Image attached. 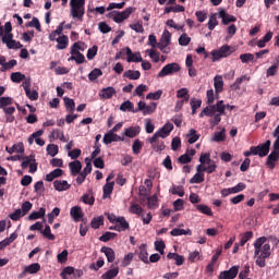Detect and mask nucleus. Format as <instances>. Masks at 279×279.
I'll return each instance as SVG.
<instances>
[{
    "instance_id": "nucleus-39",
    "label": "nucleus",
    "mask_w": 279,
    "mask_h": 279,
    "mask_svg": "<svg viewBox=\"0 0 279 279\" xmlns=\"http://www.w3.org/2000/svg\"><path fill=\"white\" fill-rule=\"evenodd\" d=\"M201 165H211L210 153H203L199 157Z\"/></svg>"
},
{
    "instance_id": "nucleus-58",
    "label": "nucleus",
    "mask_w": 279,
    "mask_h": 279,
    "mask_svg": "<svg viewBox=\"0 0 279 279\" xmlns=\"http://www.w3.org/2000/svg\"><path fill=\"white\" fill-rule=\"evenodd\" d=\"M129 210L133 215H141L143 213V207H141V205H138V204H133V205H131Z\"/></svg>"
},
{
    "instance_id": "nucleus-22",
    "label": "nucleus",
    "mask_w": 279,
    "mask_h": 279,
    "mask_svg": "<svg viewBox=\"0 0 279 279\" xmlns=\"http://www.w3.org/2000/svg\"><path fill=\"white\" fill-rule=\"evenodd\" d=\"M214 86L216 93H221L223 90V76L217 75L214 78Z\"/></svg>"
},
{
    "instance_id": "nucleus-32",
    "label": "nucleus",
    "mask_w": 279,
    "mask_h": 279,
    "mask_svg": "<svg viewBox=\"0 0 279 279\" xmlns=\"http://www.w3.org/2000/svg\"><path fill=\"white\" fill-rule=\"evenodd\" d=\"M25 80V74L21 72H13L11 74V82H14L15 84H20V82H23Z\"/></svg>"
},
{
    "instance_id": "nucleus-62",
    "label": "nucleus",
    "mask_w": 279,
    "mask_h": 279,
    "mask_svg": "<svg viewBox=\"0 0 279 279\" xmlns=\"http://www.w3.org/2000/svg\"><path fill=\"white\" fill-rule=\"evenodd\" d=\"M162 97V90H157L155 93H149L146 96V99H153L154 101H157V99H160Z\"/></svg>"
},
{
    "instance_id": "nucleus-28",
    "label": "nucleus",
    "mask_w": 279,
    "mask_h": 279,
    "mask_svg": "<svg viewBox=\"0 0 279 279\" xmlns=\"http://www.w3.org/2000/svg\"><path fill=\"white\" fill-rule=\"evenodd\" d=\"M46 210L44 207H40L38 211H33L29 216L28 219L29 221H34L36 219H40L45 215Z\"/></svg>"
},
{
    "instance_id": "nucleus-40",
    "label": "nucleus",
    "mask_w": 279,
    "mask_h": 279,
    "mask_svg": "<svg viewBox=\"0 0 279 279\" xmlns=\"http://www.w3.org/2000/svg\"><path fill=\"white\" fill-rule=\"evenodd\" d=\"M52 138H59V141H62V143H66V137L64 136V133L60 130H53L51 133Z\"/></svg>"
},
{
    "instance_id": "nucleus-38",
    "label": "nucleus",
    "mask_w": 279,
    "mask_h": 279,
    "mask_svg": "<svg viewBox=\"0 0 279 279\" xmlns=\"http://www.w3.org/2000/svg\"><path fill=\"white\" fill-rule=\"evenodd\" d=\"M208 29L213 31L217 25H219V22L217 21V14L214 13L210 15L209 21H208Z\"/></svg>"
},
{
    "instance_id": "nucleus-9",
    "label": "nucleus",
    "mask_w": 279,
    "mask_h": 279,
    "mask_svg": "<svg viewBox=\"0 0 279 279\" xmlns=\"http://www.w3.org/2000/svg\"><path fill=\"white\" fill-rule=\"evenodd\" d=\"M77 49H80V43H74L71 50V58L70 60H74L76 64L84 63V54H82Z\"/></svg>"
},
{
    "instance_id": "nucleus-33",
    "label": "nucleus",
    "mask_w": 279,
    "mask_h": 279,
    "mask_svg": "<svg viewBox=\"0 0 279 279\" xmlns=\"http://www.w3.org/2000/svg\"><path fill=\"white\" fill-rule=\"evenodd\" d=\"M113 190H114V182H109V183L105 184L104 199H106V197L110 196Z\"/></svg>"
},
{
    "instance_id": "nucleus-48",
    "label": "nucleus",
    "mask_w": 279,
    "mask_h": 279,
    "mask_svg": "<svg viewBox=\"0 0 279 279\" xmlns=\"http://www.w3.org/2000/svg\"><path fill=\"white\" fill-rule=\"evenodd\" d=\"M191 184H202L204 182V173L197 172L194 177L190 180Z\"/></svg>"
},
{
    "instance_id": "nucleus-51",
    "label": "nucleus",
    "mask_w": 279,
    "mask_h": 279,
    "mask_svg": "<svg viewBox=\"0 0 279 279\" xmlns=\"http://www.w3.org/2000/svg\"><path fill=\"white\" fill-rule=\"evenodd\" d=\"M83 204H88V206H93L95 204V196H89L88 194H84L81 197Z\"/></svg>"
},
{
    "instance_id": "nucleus-13",
    "label": "nucleus",
    "mask_w": 279,
    "mask_h": 279,
    "mask_svg": "<svg viewBox=\"0 0 279 279\" xmlns=\"http://www.w3.org/2000/svg\"><path fill=\"white\" fill-rule=\"evenodd\" d=\"M219 17L222 19V25H230V23L236 22V17L228 14L223 9L219 11Z\"/></svg>"
},
{
    "instance_id": "nucleus-54",
    "label": "nucleus",
    "mask_w": 279,
    "mask_h": 279,
    "mask_svg": "<svg viewBox=\"0 0 279 279\" xmlns=\"http://www.w3.org/2000/svg\"><path fill=\"white\" fill-rule=\"evenodd\" d=\"M240 60L241 62H243V64H247V62H254V54L252 53L241 54Z\"/></svg>"
},
{
    "instance_id": "nucleus-34",
    "label": "nucleus",
    "mask_w": 279,
    "mask_h": 279,
    "mask_svg": "<svg viewBox=\"0 0 279 279\" xmlns=\"http://www.w3.org/2000/svg\"><path fill=\"white\" fill-rule=\"evenodd\" d=\"M138 132H140V128L138 126H132V128L126 129L124 134L129 138H135V136L138 134Z\"/></svg>"
},
{
    "instance_id": "nucleus-44",
    "label": "nucleus",
    "mask_w": 279,
    "mask_h": 279,
    "mask_svg": "<svg viewBox=\"0 0 279 279\" xmlns=\"http://www.w3.org/2000/svg\"><path fill=\"white\" fill-rule=\"evenodd\" d=\"M41 234H44V236H45L46 239H48V241H54V240H56V235H53V234L51 233V227H49V226H46V227H45V230L41 231Z\"/></svg>"
},
{
    "instance_id": "nucleus-12",
    "label": "nucleus",
    "mask_w": 279,
    "mask_h": 279,
    "mask_svg": "<svg viewBox=\"0 0 279 279\" xmlns=\"http://www.w3.org/2000/svg\"><path fill=\"white\" fill-rule=\"evenodd\" d=\"M279 159V148L277 146H274V150L270 153V155L267 158V167L269 169H274L276 167V160Z\"/></svg>"
},
{
    "instance_id": "nucleus-27",
    "label": "nucleus",
    "mask_w": 279,
    "mask_h": 279,
    "mask_svg": "<svg viewBox=\"0 0 279 279\" xmlns=\"http://www.w3.org/2000/svg\"><path fill=\"white\" fill-rule=\"evenodd\" d=\"M123 77H129V80H140L141 78V72L129 70V71L123 73Z\"/></svg>"
},
{
    "instance_id": "nucleus-56",
    "label": "nucleus",
    "mask_w": 279,
    "mask_h": 279,
    "mask_svg": "<svg viewBox=\"0 0 279 279\" xmlns=\"http://www.w3.org/2000/svg\"><path fill=\"white\" fill-rule=\"evenodd\" d=\"M157 104L156 102H151L150 105H146L143 114H151L156 111L157 108Z\"/></svg>"
},
{
    "instance_id": "nucleus-25",
    "label": "nucleus",
    "mask_w": 279,
    "mask_h": 279,
    "mask_svg": "<svg viewBox=\"0 0 279 279\" xmlns=\"http://www.w3.org/2000/svg\"><path fill=\"white\" fill-rule=\"evenodd\" d=\"M57 49H66L69 45V37H66V35L60 36L57 38Z\"/></svg>"
},
{
    "instance_id": "nucleus-5",
    "label": "nucleus",
    "mask_w": 279,
    "mask_h": 279,
    "mask_svg": "<svg viewBox=\"0 0 279 279\" xmlns=\"http://www.w3.org/2000/svg\"><path fill=\"white\" fill-rule=\"evenodd\" d=\"M1 40L3 45H7L8 49H22L23 45H21L19 41L14 40V35H2Z\"/></svg>"
},
{
    "instance_id": "nucleus-26",
    "label": "nucleus",
    "mask_w": 279,
    "mask_h": 279,
    "mask_svg": "<svg viewBox=\"0 0 279 279\" xmlns=\"http://www.w3.org/2000/svg\"><path fill=\"white\" fill-rule=\"evenodd\" d=\"M196 209H198L199 213H203V215H207V217H213V209H210L208 205H196Z\"/></svg>"
},
{
    "instance_id": "nucleus-31",
    "label": "nucleus",
    "mask_w": 279,
    "mask_h": 279,
    "mask_svg": "<svg viewBox=\"0 0 279 279\" xmlns=\"http://www.w3.org/2000/svg\"><path fill=\"white\" fill-rule=\"evenodd\" d=\"M92 228H94V230H97L100 228V226H104V216H98L96 218H94L90 222Z\"/></svg>"
},
{
    "instance_id": "nucleus-20",
    "label": "nucleus",
    "mask_w": 279,
    "mask_h": 279,
    "mask_svg": "<svg viewBox=\"0 0 279 279\" xmlns=\"http://www.w3.org/2000/svg\"><path fill=\"white\" fill-rule=\"evenodd\" d=\"M63 173L64 171L62 169L57 168L46 175V180L47 182H53L56 178H60Z\"/></svg>"
},
{
    "instance_id": "nucleus-8",
    "label": "nucleus",
    "mask_w": 279,
    "mask_h": 279,
    "mask_svg": "<svg viewBox=\"0 0 279 279\" xmlns=\"http://www.w3.org/2000/svg\"><path fill=\"white\" fill-rule=\"evenodd\" d=\"M269 147H271V141H266L264 144H259L258 146H254L255 156H259V158H265L267 154H269Z\"/></svg>"
},
{
    "instance_id": "nucleus-7",
    "label": "nucleus",
    "mask_w": 279,
    "mask_h": 279,
    "mask_svg": "<svg viewBox=\"0 0 279 279\" xmlns=\"http://www.w3.org/2000/svg\"><path fill=\"white\" fill-rule=\"evenodd\" d=\"M180 71V64L178 63H169L162 68V70L158 73V77H166V75H173V73H178Z\"/></svg>"
},
{
    "instance_id": "nucleus-42",
    "label": "nucleus",
    "mask_w": 279,
    "mask_h": 279,
    "mask_svg": "<svg viewBox=\"0 0 279 279\" xmlns=\"http://www.w3.org/2000/svg\"><path fill=\"white\" fill-rule=\"evenodd\" d=\"M190 43H191V37H189L186 33H183L179 38V45H181V47H186L189 46Z\"/></svg>"
},
{
    "instance_id": "nucleus-29",
    "label": "nucleus",
    "mask_w": 279,
    "mask_h": 279,
    "mask_svg": "<svg viewBox=\"0 0 279 279\" xmlns=\"http://www.w3.org/2000/svg\"><path fill=\"white\" fill-rule=\"evenodd\" d=\"M63 101H64V106L69 112H73L75 110V100H73L69 97H64Z\"/></svg>"
},
{
    "instance_id": "nucleus-43",
    "label": "nucleus",
    "mask_w": 279,
    "mask_h": 279,
    "mask_svg": "<svg viewBox=\"0 0 279 279\" xmlns=\"http://www.w3.org/2000/svg\"><path fill=\"white\" fill-rule=\"evenodd\" d=\"M117 236V233H112L110 231L105 232L100 238L99 241H102L104 243H108V241H111V239H114Z\"/></svg>"
},
{
    "instance_id": "nucleus-19",
    "label": "nucleus",
    "mask_w": 279,
    "mask_h": 279,
    "mask_svg": "<svg viewBox=\"0 0 279 279\" xmlns=\"http://www.w3.org/2000/svg\"><path fill=\"white\" fill-rule=\"evenodd\" d=\"M69 168L71 170L72 175H77L80 173V171H82V161L74 160L69 163Z\"/></svg>"
},
{
    "instance_id": "nucleus-47",
    "label": "nucleus",
    "mask_w": 279,
    "mask_h": 279,
    "mask_svg": "<svg viewBox=\"0 0 279 279\" xmlns=\"http://www.w3.org/2000/svg\"><path fill=\"white\" fill-rule=\"evenodd\" d=\"M99 75H104V72H101V70L99 69H94L89 74H88V80L90 82H95V80H97V77H99Z\"/></svg>"
},
{
    "instance_id": "nucleus-52",
    "label": "nucleus",
    "mask_w": 279,
    "mask_h": 279,
    "mask_svg": "<svg viewBox=\"0 0 279 279\" xmlns=\"http://www.w3.org/2000/svg\"><path fill=\"white\" fill-rule=\"evenodd\" d=\"M130 28L136 32V34H143V32H145V28H143V23L141 22L130 24Z\"/></svg>"
},
{
    "instance_id": "nucleus-24",
    "label": "nucleus",
    "mask_w": 279,
    "mask_h": 279,
    "mask_svg": "<svg viewBox=\"0 0 279 279\" xmlns=\"http://www.w3.org/2000/svg\"><path fill=\"white\" fill-rule=\"evenodd\" d=\"M211 141H214V143H222V141H226V129H222L220 132H215Z\"/></svg>"
},
{
    "instance_id": "nucleus-21",
    "label": "nucleus",
    "mask_w": 279,
    "mask_h": 279,
    "mask_svg": "<svg viewBox=\"0 0 279 279\" xmlns=\"http://www.w3.org/2000/svg\"><path fill=\"white\" fill-rule=\"evenodd\" d=\"M5 151H8V154H14V151L16 154H23L25 151V147L23 146V143H19L14 144L11 148L5 147Z\"/></svg>"
},
{
    "instance_id": "nucleus-10",
    "label": "nucleus",
    "mask_w": 279,
    "mask_h": 279,
    "mask_svg": "<svg viewBox=\"0 0 279 279\" xmlns=\"http://www.w3.org/2000/svg\"><path fill=\"white\" fill-rule=\"evenodd\" d=\"M239 276V266H233L229 270L221 271L219 279H234Z\"/></svg>"
},
{
    "instance_id": "nucleus-50",
    "label": "nucleus",
    "mask_w": 279,
    "mask_h": 279,
    "mask_svg": "<svg viewBox=\"0 0 279 279\" xmlns=\"http://www.w3.org/2000/svg\"><path fill=\"white\" fill-rule=\"evenodd\" d=\"M147 206L148 208H156V206H158V196L153 195L150 197H147Z\"/></svg>"
},
{
    "instance_id": "nucleus-49",
    "label": "nucleus",
    "mask_w": 279,
    "mask_h": 279,
    "mask_svg": "<svg viewBox=\"0 0 279 279\" xmlns=\"http://www.w3.org/2000/svg\"><path fill=\"white\" fill-rule=\"evenodd\" d=\"M85 165L86 167L84 168V170L81 172L83 173V175H88V173H90V171H93V163L90 161V158H85Z\"/></svg>"
},
{
    "instance_id": "nucleus-15",
    "label": "nucleus",
    "mask_w": 279,
    "mask_h": 279,
    "mask_svg": "<svg viewBox=\"0 0 279 279\" xmlns=\"http://www.w3.org/2000/svg\"><path fill=\"white\" fill-rule=\"evenodd\" d=\"M172 130H173V123L168 122L157 133H159L160 138H167V136L171 134Z\"/></svg>"
},
{
    "instance_id": "nucleus-35",
    "label": "nucleus",
    "mask_w": 279,
    "mask_h": 279,
    "mask_svg": "<svg viewBox=\"0 0 279 279\" xmlns=\"http://www.w3.org/2000/svg\"><path fill=\"white\" fill-rule=\"evenodd\" d=\"M171 236H182L183 234L186 235V234H191V230L187 229V230H184V229H173L171 232H170Z\"/></svg>"
},
{
    "instance_id": "nucleus-36",
    "label": "nucleus",
    "mask_w": 279,
    "mask_h": 279,
    "mask_svg": "<svg viewBox=\"0 0 279 279\" xmlns=\"http://www.w3.org/2000/svg\"><path fill=\"white\" fill-rule=\"evenodd\" d=\"M145 52L153 59V62H160V53L155 49H147Z\"/></svg>"
},
{
    "instance_id": "nucleus-18",
    "label": "nucleus",
    "mask_w": 279,
    "mask_h": 279,
    "mask_svg": "<svg viewBox=\"0 0 279 279\" xmlns=\"http://www.w3.org/2000/svg\"><path fill=\"white\" fill-rule=\"evenodd\" d=\"M100 252L106 255L108 263H114L116 260V255H114V250L108 246L101 247Z\"/></svg>"
},
{
    "instance_id": "nucleus-6",
    "label": "nucleus",
    "mask_w": 279,
    "mask_h": 279,
    "mask_svg": "<svg viewBox=\"0 0 279 279\" xmlns=\"http://www.w3.org/2000/svg\"><path fill=\"white\" fill-rule=\"evenodd\" d=\"M230 53H232L230 51V46H228V45L222 46L219 50H214L211 52L213 62H217V60H221V58H228V56H230Z\"/></svg>"
},
{
    "instance_id": "nucleus-4",
    "label": "nucleus",
    "mask_w": 279,
    "mask_h": 279,
    "mask_svg": "<svg viewBox=\"0 0 279 279\" xmlns=\"http://www.w3.org/2000/svg\"><path fill=\"white\" fill-rule=\"evenodd\" d=\"M134 12V8L129 7L124 11H112L111 14L113 15L114 23H123V21L130 19V15Z\"/></svg>"
},
{
    "instance_id": "nucleus-41",
    "label": "nucleus",
    "mask_w": 279,
    "mask_h": 279,
    "mask_svg": "<svg viewBox=\"0 0 279 279\" xmlns=\"http://www.w3.org/2000/svg\"><path fill=\"white\" fill-rule=\"evenodd\" d=\"M120 110L122 112H125L126 110H129L130 112H134V105L132 104V101L126 100L120 106Z\"/></svg>"
},
{
    "instance_id": "nucleus-14",
    "label": "nucleus",
    "mask_w": 279,
    "mask_h": 279,
    "mask_svg": "<svg viewBox=\"0 0 279 279\" xmlns=\"http://www.w3.org/2000/svg\"><path fill=\"white\" fill-rule=\"evenodd\" d=\"M114 95H117L114 87L102 88L99 94L101 99H112V96Z\"/></svg>"
},
{
    "instance_id": "nucleus-63",
    "label": "nucleus",
    "mask_w": 279,
    "mask_h": 279,
    "mask_svg": "<svg viewBox=\"0 0 279 279\" xmlns=\"http://www.w3.org/2000/svg\"><path fill=\"white\" fill-rule=\"evenodd\" d=\"M32 162H35V159L33 156L24 157L23 162L21 165L22 169H27Z\"/></svg>"
},
{
    "instance_id": "nucleus-45",
    "label": "nucleus",
    "mask_w": 279,
    "mask_h": 279,
    "mask_svg": "<svg viewBox=\"0 0 279 279\" xmlns=\"http://www.w3.org/2000/svg\"><path fill=\"white\" fill-rule=\"evenodd\" d=\"M254 236V233L252 231H247L244 234L241 235L240 245L243 246L245 243L250 241Z\"/></svg>"
},
{
    "instance_id": "nucleus-60",
    "label": "nucleus",
    "mask_w": 279,
    "mask_h": 279,
    "mask_svg": "<svg viewBox=\"0 0 279 279\" xmlns=\"http://www.w3.org/2000/svg\"><path fill=\"white\" fill-rule=\"evenodd\" d=\"M35 192L37 195H43V193H45V183L43 181H38L35 184Z\"/></svg>"
},
{
    "instance_id": "nucleus-2",
    "label": "nucleus",
    "mask_w": 279,
    "mask_h": 279,
    "mask_svg": "<svg viewBox=\"0 0 279 279\" xmlns=\"http://www.w3.org/2000/svg\"><path fill=\"white\" fill-rule=\"evenodd\" d=\"M214 117V120H210V124L213 128L215 125H219L221 123V116L226 114V106L223 105V100L217 101L216 105L207 106L201 113L199 117Z\"/></svg>"
},
{
    "instance_id": "nucleus-57",
    "label": "nucleus",
    "mask_w": 279,
    "mask_h": 279,
    "mask_svg": "<svg viewBox=\"0 0 279 279\" xmlns=\"http://www.w3.org/2000/svg\"><path fill=\"white\" fill-rule=\"evenodd\" d=\"M58 263H66L69 260V251L64 250L62 253L57 255Z\"/></svg>"
},
{
    "instance_id": "nucleus-61",
    "label": "nucleus",
    "mask_w": 279,
    "mask_h": 279,
    "mask_svg": "<svg viewBox=\"0 0 279 279\" xmlns=\"http://www.w3.org/2000/svg\"><path fill=\"white\" fill-rule=\"evenodd\" d=\"M47 151L49 154V156H57L58 155V145L56 144H49L47 146Z\"/></svg>"
},
{
    "instance_id": "nucleus-55",
    "label": "nucleus",
    "mask_w": 279,
    "mask_h": 279,
    "mask_svg": "<svg viewBox=\"0 0 279 279\" xmlns=\"http://www.w3.org/2000/svg\"><path fill=\"white\" fill-rule=\"evenodd\" d=\"M126 62H143V57H141V52H135L132 57H128Z\"/></svg>"
},
{
    "instance_id": "nucleus-17",
    "label": "nucleus",
    "mask_w": 279,
    "mask_h": 279,
    "mask_svg": "<svg viewBox=\"0 0 279 279\" xmlns=\"http://www.w3.org/2000/svg\"><path fill=\"white\" fill-rule=\"evenodd\" d=\"M53 186H54V190L59 192L69 191V189H71V184H69L68 181H61V180H56L53 182Z\"/></svg>"
},
{
    "instance_id": "nucleus-53",
    "label": "nucleus",
    "mask_w": 279,
    "mask_h": 279,
    "mask_svg": "<svg viewBox=\"0 0 279 279\" xmlns=\"http://www.w3.org/2000/svg\"><path fill=\"white\" fill-rule=\"evenodd\" d=\"M140 202L143 204L145 202V197H147V187L145 185H141L138 187Z\"/></svg>"
},
{
    "instance_id": "nucleus-3",
    "label": "nucleus",
    "mask_w": 279,
    "mask_h": 279,
    "mask_svg": "<svg viewBox=\"0 0 279 279\" xmlns=\"http://www.w3.org/2000/svg\"><path fill=\"white\" fill-rule=\"evenodd\" d=\"M86 0H71L70 8H71V16L72 19H77V21H82L84 19V4Z\"/></svg>"
},
{
    "instance_id": "nucleus-16",
    "label": "nucleus",
    "mask_w": 279,
    "mask_h": 279,
    "mask_svg": "<svg viewBox=\"0 0 279 279\" xmlns=\"http://www.w3.org/2000/svg\"><path fill=\"white\" fill-rule=\"evenodd\" d=\"M70 215L74 221H81L82 217H84V214H82V207L80 206L72 207L70 210Z\"/></svg>"
},
{
    "instance_id": "nucleus-11",
    "label": "nucleus",
    "mask_w": 279,
    "mask_h": 279,
    "mask_svg": "<svg viewBox=\"0 0 279 279\" xmlns=\"http://www.w3.org/2000/svg\"><path fill=\"white\" fill-rule=\"evenodd\" d=\"M119 141L124 140L123 137L117 135L116 133H112L111 131L107 132L102 138V143H105V145H110V143H119Z\"/></svg>"
},
{
    "instance_id": "nucleus-23",
    "label": "nucleus",
    "mask_w": 279,
    "mask_h": 279,
    "mask_svg": "<svg viewBox=\"0 0 279 279\" xmlns=\"http://www.w3.org/2000/svg\"><path fill=\"white\" fill-rule=\"evenodd\" d=\"M40 271V264L35 263L24 267V274H38Z\"/></svg>"
},
{
    "instance_id": "nucleus-64",
    "label": "nucleus",
    "mask_w": 279,
    "mask_h": 279,
    "mask_svg": "<svg viewBox=\"0 0 279 279\" xmlns=\"http://www.w3.org/2000/svg\"><path fill=\"white\" fill-rule=\"evenodd\" d=\"M165 241H156L155 242V250L159 252V254H165Z\"/></svg>"
},
{
    "instance_id": "nucleus-30",
    "label": "nucleus",
    "mask_w": 279,
    "mask_h": 279,
    "mask_svg": "<svg viewBox=\"0 0 279 279\" xmlns=\"http://www.w3.org/2000/svg\"><path fill=\"white\" fill-rule=\"evenodd\" d=\"M117 276H119V268H113L108 270L107 272H105L101 278L102 279H112V278H117Z\"/></svg>"
},
{
    "instance_id": "nucleus-37",
    "label": "nucleus",
    "mask_w": 279,
    "mask_h": 279,
    "mask_svg": "<svg viewBox=\"0 0 279 279\" xmlns=\"http://www.w3.org/2000/svg\"><path fill=\"white\" fill-rule=\"evenodd\" d=\"M117 223H119L120 230L125 231L130 229V223L125 220V217H118Z\"/></svg>"
},
{
    "instance_id": "nucleus-59",
    "label": "nucleus",
    "mask_w": 279,
    "mask_h": 279,
    "mask_svg": "<svg viewBox=\"0 0 279 279\" xmlns=\"http://www.w3.org/2000/svg\"><path fill=\"white\" fill-rule=\"evenodd\" d=\"M60 215V208L56 207L50 214H48V223H53V219Z\"/></svg>"
},
{
    "instance_id": "nucleus-1",
    "label": "nucleus",
    "mask_w": 279,
    "mask_h": 279,
    "mask_svg": "<svg viewBox=\"0 0 279 279\" xmlns=\"http://www.w3.org/2000/svg\"><path fill=\"white\" fill-rule=\"evenodd\" d=\"M254 247H255L254 254H255V257H257L256 265L258 267H266L267 263L265 260H267V258L271 256V245L267 243V238L266 236L258 238L254 242Z\"/></svg>"
},
{
    "instance_id": "nucleus-46",
    "label": "nucleus",
    "mask_w": 279,
    "mask_h": 279,
    "mask_svg": "<svg viewBox=\"0 0 279 279\" xmlns=\"http://www.w3.org/2000/svg\"><path fill=\"white\" fill-rule=\"evenodd\" d=\"M170 193H172V195H179V197H184V187L182 185L173 186Z\"/></svg>"
}]
</instances>
